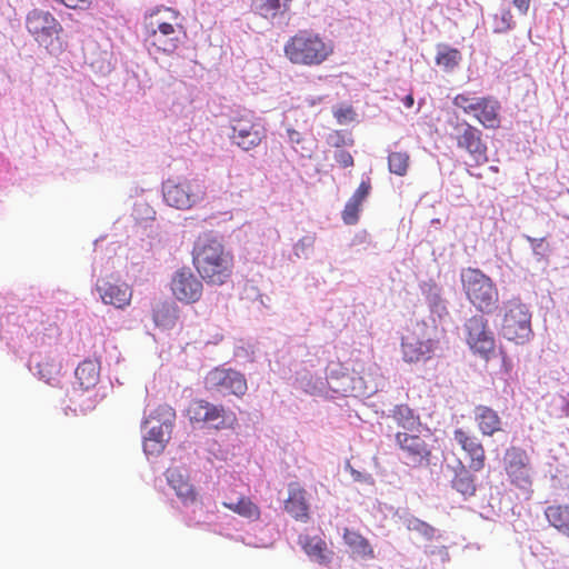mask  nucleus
Returning <instances> with one entry per match:
<instances>
[{"label":"nucleus","instance_id":"38","mask_svg":"<svg viewBox=\"0 0 569 569\" xmlns=\"http://www.w3.org/2000/svg\"><path fill=\"white\" fill-rule=\"evenodd\" d=\"M328 146L333 149H338V150H341L345 147H351L352 146L351 134H349L342 130H335L328 134Z\"/></svg>","mask_w":569,"mask_h":569},{"label":"nucleus","instance_id":"37","mask_svg":"<svg viewBox=\"0 0 569 569\" xmlns=\"http://www.w3.org/2000/svg\"><path fill=\"white\" fill-rule=\"evenodd\" d=\"M407 529L421 535L428 541L435 537V528L418 518L407 520Z\"/></svg>","mask_w":569,"mask_h":569},{"label":"nucleus","instance_id":"18","mask_svg":"<svg viewBox=\"0 0 569 569\" xmlns=\"http://www.w3.org/2000/svg\"><path fill=\"white\" fill-rule=\"evenodd\" d=\"M436 341L431 338H422L417 332L407 333L402 338V358L407 363H418L431 357Z\"/></svg>","mask_w":569,"mask_h":569},{"label":"nucleus","instance_id":"39","mask_svg":"<svg viewBox=\"0 0 569 569\" xmlns=\"http://www.w3.org/2000/svg\"><path fill=\"white\" fill-rule=\"evenodd\" d=\"M332 116H335L336 122L347 124L355 121L357 113L350 104H340L332 110Z\"/></svg>","mask_w":569,"mask_h":569},{"label":"nucleus","instance_id":"16","mask_svg":"<svg viewBox=\"0 0 569 569\" xmlns=\"http://www.w3.org/2000/svg\"><path fill=\"white\" fill-rule=\"evenodd\" d=\"M431 435L429 429L418 430L416 433L400 431L396 435V442L402 450L403 457L412 467L428 463L431 457V448L426 441Z\"/></svg>","mask_w":569,"mask_h":569},{"label":"nucleus","instance_id":"40","mask_svg":"<svg viewBox=\"0 0 569 569\" xmlns=\"http://www.w3.org/2000/svg\"><path fill=\"white\" fill-rule=\"evenodd\" d=\"M79 397L80 395H78L77 391H73L72 398H70V402L73 405V412L86 413L94 408V399L86 398V400L81 401L79 400Z\"/></svg>","mask_w":569,"mask_h":569},{"label":"nucleus","instance_id":"11","mask_svg":"<svg viewBox=\"0 0 569 569\" xmlns=\"http://www.w3.org/2000/svg\"><path fill=\"white\" fill-rule=\"evenodd\" d=\"M187 417L192 423H204L214 430L233 428L237 417L232 411H226L221 405H213L202 399L190 401Z\"/></svg>","mask_w":569,"mask_h":569},{"label":"nucleus","instance_id":"1","mask_svg":"<svg viewBox=\"0 0 569 569\" xmlns=\"http://www.w3.org/2000/svg\"><path fill=\"white\" fill-rule=\"evenodd\" d=\"M192 262L200 280L208 286H222L233 274V256L218 239L203 236L197 239L192 250Z\"/></svg>","mask_w":569,"mask_h":569},{"label":"nucleus","instance_id":"42","mask_svg":"<svg viewBox=\"0 0 569 569\" xmlns=\"http://www.w3.org/2000/svg\"><path fill=\"white\" fill-rule=\"evenodd\" d=\"M495 19L499 21L496 24V32H507L515 26V20H512V14L509 10H502L501 14L496 16Z\"/></svg>","mask_w":569,"mask_h":569},{"label":"nucleus","instance_id":"3","mask_svg":"<svg viewBox=\"0 0 569 569\" xmlns=\"http://www.w3.org/2000/svg\"><path fill=\"white\" fill-rule=\"evenodd\" d=\"M332 53V43L312 30L296 31L284 43V57L296 66L318 67L327 61Z\"/></svg>","mask_w":569,"mask_h":569},{"label":"nucleus","instance_id":"44","mask_svg":"<svg viewBox=\"0 0 569 569\" xmlns=\"http://www.w3.org/2000/svg\"><path fill=\"white\" fill-rule=\"evenodd\" d=\"M511 3H513L520 14H527L530 8V0H511Z\"/></svg>","mask_w":569,"mask_h":569},{"label":"nucleus","instance_id":"14","mask_svg":"<svg viewBox=\"0 0 569 569\" xmlns=\"http://www.w3.org/2000/svg\"><path fill=\"white\" fill-rule=\"evenodd\" d=\"M465 333H467V345L471 352L480 359L488 361L496 352V339L488 329L487 320L483 316H472L465 322Z\"/></svg>","mask_w":569,"mask_h":569},{"label":"nucleus","instance_id":"30","mask_svg":"<svg viewBox=\"0 0 569 569\" xmlns=\"http://www.w3.org/2000/svg\"><path fill=\"white\" fill-rule=\"evenodd\" d=\"M223 507L248 521L254 522L259 520V517H261V510H259V507L246 496H240V498L234 502L224 501Z\"/></svg>","mask_w":569,"mask_h":569},{"label":"nucleus","instance_id":"7","mask_svg":"<svg viewBox=\"0 0 569 569\" xmlns=\"http://www.w3.org/2000/svg\"><path fill=\"white\" fill-rule=\"evenodd\" d=\"M452 106L465 114L475 118L478 123L489 130H496L500 124V103L491 97H473L470 92H461L452 99Z\"/></svg>","mask_w":569,"mask_h":569},{"label":"nucleus","instance_id":"6","mask_svg":"<svg viewBox=\"0 0 569 569\" xmlns=\"http://www.w3.org/2000/svg\"><path fill=\"white\" fill-rule=\"evenodd\" d=\"M530 310L518 298L502 303L501 336L516 345L530 340Z\"/></svg>","mask_w":569,"mask_h":569},{"label":"nucleus","instance_id":"34","mask_svg":"<svg viewBox=\"0 0 569 569\" xmlns=\"http://www.w3.org/2000/svg\"><path fill=\"white\" fill-rule=\"evenodd\" d=\"M61 373V362L54 358H44L38 363V375L46 383L56 386L58 377Z\"/></svg>","mask_w":569,"mask_h":569},{"label":"nucleus","instance_id":"28","mask_svg":"<svg viewBox=\"0 0 569 569\" xmlns=\"http://www.w3.org/2000/svg\"><path fill=\"white\" fill-rule=\"evenodd\" d=\"M545 517L550 527L569 539V505L548 506Z\"/></svg>","mask_w":569,"mask_h":569},{"label":"nucleus","instance_id":"25","mask_svg":"<svg viewBox=\"0 0 569 569\" xmlns=\"http://www.w3.org/2000/svg\"><path fill=\"white\" fill-rule=\"evenodd\" d=\"M473 420L482 436L491 437L502 430V421L497 411L485 405L475 406Z\"/></svg>","mask_w":569,"mask_h":569},{"label":"nucleus","instance_id":"10","mask_svg":"<svg viewBox=\"0 0 569 569\" xmlns=\"http://www.w3.org/2000/svg\"><path fill=\"white\" fill-rule=\"evenodd\" d=\"M150 419L157 421L156 426L150 427L143 437V452L147 456H158L163 452L172 435L176 412L169 405L157 406Z\"/></svg>","mask_w":569,"mask_h":569},{"label":"nucleus","instance_id":"46","mask_svg":"<svg viewBox=\"0 0 569 569\" xmlns=\"http://www.w3.org/2000/svg\"><path fill=\"white\" fill-rule=\"evenodd\" d=\"M403 104L408 108H412L413 106V98L412 96H407L406 99H403Z\"/></svg>","mask_w":569,"mask_h":569},{"label":"nucleus","instance_id":"43","mask_svg":"<svg viewBox=\"0 0 569 569\" xmlns=\"http://www.w3.org/2000/svg\"><path fill=\"white\" fill-rule=\"evenodd\" d=\"M335 161L340 168L352 167V156L346 150H339L335 152Z\"/></svg>","mask_w":569,"mask_h":569},{"label":"nucleus","instance_id":"26","mask_svg":"<svg viewBox=\"0 0 569 569\" xmlns=\"http://www.w3.org/2000/svg\"><path fill=\"white\" fill-rule=\"evenodd\" d=\"M343 542L350 549L351 557L362 560L373 559V549L370 542L359 531L350 528L343 529Z\"/></svg>","mask_w":569,"mask_h":569},{"label":"nucleus","instance_id":"22","mask_svg":"<svg viewBox=\"0 0 569 569\" xmlns=\"http://www.w3.org/2000/svg\"><path fill=\"white\" fill-rule=\"evenodd\" d=\"M284 510L292 519L307 522L309 519V505L306 490L301 485L291 482L288 485V499L284 501Z\"/></svg>","mask_w":569,"mask_h":569},{"label":"nucleus","instance_id":"12","mask_svg":"<svg viewBox=\"0 0 569 569\" xmlns=\"http://www.w3.org/2000/svg\"><path fill=\"white\" fill-rule=\"evenodd\" d=\"M502 466L510 485L526 495L531 492L530 456L521 447H510L502 456Z\"/></svg>","mask_w":569,"mask_h":569},{"label":"nucleus","instance_id":"8","mask_svg":"<svg viewBox=\"0 0 569 569\" xmlns=\"http://www.w3.org/2000/svg\"><path fill=\"white\" fill-rule=\"evenodd\" d=\"M206 197V184L198 178L166 180L162 198L166 204L178 210H189Z\"/></svg>","mask_w":569,"mask_h":569},{"label":"nucleus","instance_id":"31","mask_svg":"<svg viewBox=\"0 0 569 569\" xmlns=\"http://www.w3.org/2000/svg\"><path fill=\"white\" fill-rule=\"evenodd\" d=\"M462 56L459 49L451 48L446 43L437 46V54H435V64L442 68L443 71L450 72L459 67Z\"/></svg>","mask_w":569,"mask_h":569},{"label":"nucleus","instance_id":"45","mask_svg":"<svg viewBox=\"0 0 569 569\" xmlns=\"http://www.w3.org/2000/svg\"><path fill=\"white\" fill-rule=\"evenodd\" d=\"M288 138L289 142H291V144L295 147L299 146L302 142L301 132L293 129H288Z\"/></svg>","mask_w":569,"mask_h":569},{"label":"nucleus","instance_id":"4","mask_svg":"<svg viewBox=\"0 0 569 569\" xmlns=\"http://www.w3.org/2000/svg\"><path fill=\"white\" fill-rule=\"evenodd\" d=\"M26 29L46 52L50 54L63 52V26L50 11L39 8L29 11L26 16Z\"/></svg>","mask_w":569,"mask_h":569},{"label":"nucleus","instance_id":"29","mask_svg":"<svg viewBox=\"0 0 569 569\" xmlns=\"http://www.w3.org/2000/svg\"><path fill=\"white\" fill-rule=\"evenodd\" d=\"M153 323L160 328H173L178 319V309L174 303L170 301L159 300L152 307Z\"/></svg>","mask_w":569,"mask_h":569},{"label":"nucleus","instance_id":"20","mask_svg":"<svg viewBox=\"0 0 569 569\" xmlns=\"http://www.w3.org/2000/svg\"><path fill=\"white\" fill-rule=\"evenodd\" d=\"M455 441L462 452L470 458V470H482L485 467V449L478 438L463 429H457L455 430Z\"/></svg>","mask_w":569,"mask_h":569},{"label":"nucleus","instance_id":"2","mask_svg":"<svg viewBox=\"0 0 569 569\" xmlns=\"http://www.w3.org/2000/svg\"><path fill=\"white\" fill-rule=\"evenodd\" d=\"M144 43L163 54H172L184 41V27L179 12L170 7L157 8L144 14Z\"/></svg>","mask_w":569,"mask_h":569},{"label":"nucleus","instance_id":"5","mask_svg":"<svg viewBox=\"0 0 569 569\" xmlns=\"http://www.w3.org/2000/svg\"><path fill=\"white\" fill-rule=\"evenodd\" d=\"M461 288L468 301L482 313L496 310L499 291L496 283L480 269L468 267L461 270Z\"/></svg>","mask_w":569,"mask_h":569},{"label":"nucleus","instance_id":"21","mask_svg":"<svg viewBox=\"0 0 569 569\" xmlns=\"http://www.w3.org/2000/svg\"><path fill=\"white\" fill-rule=\"evenodd\" d=\"M97 292L100 295L101 302L118 310L128 307L132 298V289L126 283L118 284L104 281L97 284Z\"/></svg>","mask_w":569,"mask_h":569},{"label":"nucleus","instance_id":"32","mask_svg":"<svg viewBox=\"0 0 569 569\" xmlns=\"http://www.w3.org/2000/svg\"><path fill=\"white\" fill-rule=\"evenodd\" d=\"M391 419L396 420L397 426L402 429L415 432L420 430L419 416L415 415L407 405H398L391 409Z\"/></svg>","mask_w":569,"mask_h":569},{"label":"nucleus","instance_id":"27","mask_svg":"<svg viewBox=\"0 0 569 569\" xmlns=\"http://www.w3.org/2000/svg\"><path fill=\"white\" fill-rule=\"evenodd\" d=\"M76 382L83 391L92 390L99 381V362L93 359H84L76 368Z\"/></svg>","mask_w":569,"mask_h":569},{"label":"nucleus","instance_id":"35","mask_svg":"<svg viewBox=\"0 0 569 569\" xmlns=\"http://www.w3.org/2000/svg\"><path fill=\"white\" fill-rule=\"evenodd\" d=\"M258 12L264 18H274L280 13L289 11L290 0H257Z\"/></svg>","mask_w":569,"mask_h":569},{"label":"nucleus","instance_id":"15","mask_svg":"<svg viewBox=\"0 0 569 569\" xmlns=\"http://www.w3.org/2000/svg\"><path fill=\"white\" fill-rule=\"evenodd\" d=\"M204 388L211 392L243 397L247 392V381L242 373L229 368H214L204 377Z\"/></svg>","mask_w":569,"mask_h":569},{"label":"nucleus","instance_id":"41","mask_svg":"<svg viewBox=\"0 0 569 569\" xmlns=\"http://www.w3.org/2000/svg\"><path fill=\"white\" fill-rule=\"evenodd\" d=\"M57 3L73 11H87L94 6L96 0H54Z\"/></svg>","mask_w":569,"mask_h":569},{"label":"nucleus","instance_id":"23","mask_svg":"<svg viewBox=\"0 0 569 569\" xmlns=\"http://www.w3.org/2000/svg\"><path fill=\"white\" fill-rule=\"evenodd\" d=\"M298 545L303 549L305 555L317 565L328 566L332 560L333 551L320 536L301 535L298 538Z\"/></svg>","mask_w":569,"mask_h":569},{"label":"nucleus","instance_id":"9","mask_svg":"<svg viewBox=\"0 0 569 569\" xmlns=\"http://www.w3.org/2000/svg\"><path fill=\"white\" fill-rule=\"evenodd\" d=\"M230 141L237 148L250 151L266 139V129L261 120L251 111H241L230 119Z\"/></svg>","mask_w":569,"mask_h":569},{"label":"nucleus","instance_id":"33","mask_svg":"<svg viewBox=\"0 0 569 569\" xmlns=\"http://www.w3.org/2000/svg\"><path fill=\"white\" fill-rule=\"evenodd\" d=\"M452 488L461 493L462 497H472L475 495V477L466 467L461 466L456 470L455 478H452Z\"/></svg>","mask_w":569,"mask_h":569},{"label":"nucleus","instance_id":"24","mask_svg":"<svg viewBox=\"0 0 569 569\" xmlns=\"http://www.w3.org/2000/svg\"><path fill=\"white\" fill-rule=\"evenodd\" d=\"M371 189L372 186H370L369 180L360 182L359 188L353 191V194H351L350 199L345 203L343 211H341V220H343L345 224H357L358 218L360 217L361 203H363L365 199L370 194Z\"/></svg>","mask_w":569,"mask_h":569},{"label":"nucleus","instance_id":"17","mask_svg":"<svg viewBox=\"0 0 569 569\" xmlns=\"http://www.w3.org/2000/svg\"><path fill=\"white\" fill-rule=\"evenodd\" d=\"M203 286L188 268H180L171 279V292L181 303H194L200 300Z\"/></svg>","mask_w":569,"mask_h":569},{"label":"nucleus","instance_id":"13","mask_svg":"<svg viewBox=\"0 0 569 569\" xmlns=\"http://www.w3.org/2000/svg\"><path fill=\"white\" fill-rule=\"evenodd\" d=\"M456 146L458 149L465 151L468 154L469 161H467L468 174L481 179V173L471 172L472 168H480L488 161L487 144L481 138V131L475 126L465 122L462 124V131L456 136Z\"/></svg>","mask_w":569,"mask_h":569},{"label":"nucleus","instance_id":"47","mask_svg":"<svg viewBox=\"0 0 569 569\" xmlns=\"http://www.w3.org/2000/svg\"><path fill=\"white\" fill-rule=\"evenodd\" d=\"M489 170H490V172H492V173H498V172H499V168H498V167H496V166H491V167H489Z\"/></svg>","mask_w":569,"mask_h":569},{"label":"nucleus","instance_id":"19","mask_svg":"<svg viewBox=\"0 0 569 569\" xmlns=\"http://www.w3.org/2000/svg\"><path fill=\"white\" fill-rule=\"evenodd\" d=\"M166 482L173 489L174 495L180 499L181 505L192 506L197 503L198 492L190 482L188 475L178 467H171L164 472Z\"/></svg>","mask_w":569,"mask_h":569},{"label":"nucleus","instance_id":"36","mask_svg":"<svg viewBox=\"0 0 569 569\" xmlns=\"http://www.w3.org/2000/svg\"><path fill=\"white\" fill-rule=\"evenodd\" d=\"M409 162L410 157L406 151H396L388 154V170L398 177L407 174Z\"/></svg>","mask_w":569,"mask_h":569}]
</instances>
